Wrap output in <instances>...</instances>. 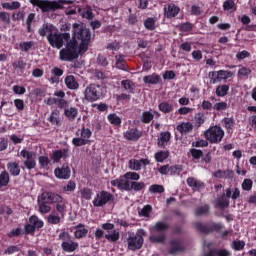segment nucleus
Returning a JSON list of instances; mask_svg holds the SVG:
<instances>
[{"label": "nucleus", "mask_w": 256, "mask_h": 256, "mask_svg": "<svg viewBox=\"0 0 256 256\" xmlns=\"http://www.w3.org/2000/svg\"><path fill=\"white\" fill-rule=\"evenodd\" d=\"M91 43V30L87 29L83 23L73 24V39L68 40L66 47L60 50L61 61H73L79 55L89 49Z\"/></svg>", "instance_id": "obj_1"}, {"label": "nucleus", "mask_w": 256, "mask_h": 256, "mask_svg": "<svg viewBox=\"0 0 256 256\" xmlns=\"http://www.w3.org/2000/svg\"><path fill=\"white\" fill-rule=\"evenodd\" d=\"M143 237H147V232L143 229H138L136 234L129 233L127 238L128 249L130 251H137L143 247L144 239Z\"/></svg>", "instance_id": "obj_2"}, {"label": "nucleus", "mask_w": 256, "mask_h": 256, "mask_svg": "<svg viewBox=\"0 0 256 256\" xmlns=\"http://www.w3.org/2000/svg\"><path fill=\"white\" fill-rule=\"evenodd\" d=\"M240 197L241 190H239V188H228L225 190V195L216 200V206L220 209H225L226 207H229V199L236 201V199H239Z\"/></svg>", "instance_id": "obj_3"}, {"label": "nucleus", "mask_w": 256, "mask_h": 256, "mask_svg": "<svg viewBox=\"0 0 256 256\" xmlns=\"http://www.w3.org/2000/svg\"><path fill=\"white\" fill-rule=\"evenodd\" d=\"M169 229V224L165 222H157L151 229L152 235L149 237L151 243H163L165 241V234L163 231Z\"/></svg>", "instance_id": "obj_4"}, {"label": "nucleus", "mask_w": 256, "mask_h": 256, "mask_svg": "<svg viewBox=\"0 0 256 256\" xmlns=\"http://www.w3.org/2000/svg\"><path fill=\"white\" fill-rule=\"evenodd\" d=\"M93 132L89 128H81L76 131L75 138L72 139V144L75 147H83V145H89L91 143V137Z\"/></svg>", "instance_id": "obj_5"}, {"label": "nucleus", "mask_w": 256, "mask_h": 256, "mask_svg": "<svg viewBox=\"0 0 256 256\" xmlns=\"http://www.w3.org/2000/svg\"><path fill=\"white\" fill-rule=\"evenodd\" d=\"M71 39V34L69 33H59V29L54 32L53 34H50L47 36V41L51 47H54L56 49H61L63 45Z\"/></svg>", "instance_id": "obj_6"}, {"label": "nucleus", "mask_w": 256, "mask_h": 256, "mask_svg": "<svg viewBox=\"0 0 256 256\" xmlns=\"http://www.w3.org/2000/svg\"><path fill=\"white\" fill-rule=\"evenodd\" d=\"M205 139L209 141L210 143H221L223 141V138L225 137V130L221 128L220 126H212L206 132L204 133Z\"/></svg>", "instance_id": "obj_7"}, {"label": "nucleus", "mask_w": 256, "mask_h": 256, "mask_svg": "<svg viewBox=\"0 0 256 256\" xmlns=\"http://www.w3.org/2000/svg\"><path fill=\"white\" fill-rule=\"evenodd\" d=\"M101 97H103V89L99 85L90 84L84 90V99H86V101H89V103L99 101Z\"/></svg>", "instance_id": "obj_8"}, {"label": "nucleus", "mask_w": 256, "mask_h": 256, "mask_svg": "<svg viewBox=\"0 0 256 256\" xmlns=\"http://www.w3.org/2000/svg\"><path fill=\"white\" fill-rule=\"evenodd\" d=\"M58 239L62 241L61 247L66 253H73L79 249V243L71 240V235L67 232L60 233Z\"/></svg>", "instance_id": "obj_9"}, {"label": "nucleus", "mask_w": 256, "mask_h": 256, "mask_svg": "<svg viewBox=\"0 0 256 256\" xmlns=\"http://www.w3.org/2000/svg\"><path fill=\"white\" fill-rule=\"evenodd\" d=\"M30 3H32L34 7H39L42 13H49V11H57V7H59V3H57V1L30 0Z\"/></svg>", "instance_id": "obj_10"}, {"label": "nucleus", "mask_w": 256, "mask_h": 256, "mask_svg": "<svg viewBox=\"0 0 256 256\" xmlns=\"http://www.w3.org/2000/svg\"><path fill=\"white\" fill-rule=\"evenodd\" d=\"M209 77L210 83H212V85H215L217 83H221V81H226V79L233 77V72L229 70L212 71L209 72Z\"/></svg>", "instance_id": "obj_11"}, {"label": "nucleus", "mask_w": 256, "mask_h": 256, "mask_svg": "<svg viewBox=\"0 0 256 256\" xmlns=\"http://www.w3.org/2000/svg\"><path fill=\"white\" fill-rule=\"evenodd\" d=\"M109 201H113V194L108 191H101L96 194L92 203L94 207H103L104 205H107Z\"/></svg>", "instance_id": "obj_12"}, {"label": "nucleus", "mask_w": 256, "mask_h": 256, "mask_svg": "<svg viewBox=\"0 0 256 256\" xmlns=\"http://www.w3.org/2000/svg\"><path fill=\"white\" fill-rule=\"evenodd\" d=\"M21 157L25 159L24 166L26 169L31 171V169H35L37 162L35 159H37V154L35 152H30L29 150H22L20 152Z\"/></svg>", "instance_id": "obj_13"}, {"label": "nucleus", "mask_w": 256, "mask_h": 256, "mask_svg": "<svg viewBox=\"0 0 256 256\" xmlns=\"http://www.w3.org/2000/svg\"><path fill=\"white\" fill-rule=\"evenodd\" d=\"M43 225H45L43 220H41V219H39V217L33 215L29 218V221L25 225L24 229H25L26 233H35V230L43 228Z\"/></svg>", "instance_id": "obj_14"}, {"label": "nucleus", "mask_w": 256, "mask_h": 256, "mask_svg": "<svg viewBox=\"0 0 256 256\" xmlns=\"http://www.w3.org/2000/svg\"><path fill=\"white\" fill-rule=\"evenodd\" d=\"M110 185H112V187H117L120 191H131V181L125 177V174L118 179L110 181Z\"/></svg>", "instance_id": "obj_15"}, {"label": "nucleus", "mask_w": 256, "mask_h": 256, "mask_svg": "<svg viewBox=\"0 0 256 256\" xmlns=\"http://www.w3.org/2000/svg\"><path fill=\"white\" fill-rule=\"evenodd\" d=\"M150 164H151V160L148 158H143L140 160L131 159L128 162V167L132 171H141V169H143V167H147V165H150Z\"/></svg>", "instance_id": "obj_16"}, {"label": "nucleus", "mask_w": 256, "mask_h": 256, "mask_svg": "<svg viewBox=\"0 0 256 256\" xmlns=\"http://www.w3.org/2000/svg\"><path fill=\"white\" fill-rule=\"evenodd\" d=\"M61 201V195L51 193V192H44L41 196L38 197V203H54Z\"/></svg>", "instance_id": "obj_17"}, {"label": "nucleus", "mask_w": 256, "mask_h": 256, "mask_svg": "<svg viewBox=\"0 0 256 256\" xmlns=\"http://www.w3.org/2000/svg\"><path fill=\"white\" fill-rule=\"evenodd\" d=\"M57 27H55L51 23H44L39 29L38 34L40 37H49L50 35H53L54 33H57Z\"/></svg>", "instance_id": "obj_18"}, {"label": "nucleus", "mask_w": 256, "mask_h": 256, "mask_svg": "<svg viewBox=\"0 0 256 256\" xmlns=\"http://www.w3.org/2000/svg\"><path fill=\"white\" fill-rule=\"evenodd\" d=\"M54 175L57 179H69L71 177V168H69V164H63L61 168H56L54 170Z\"/></svg>", "instance_id": "obj_19"}, {"label": "nucleus", "mask_w": 256, "mask_h": 256, "mask_svg": "<svg viewBox=\"0 0 256 256\" xmlns=\"http://www.w3.org/2000/svg\"><path fill=\"white\" fill-rule=\"evenodd\" d=\"M179 11H181L179 6L170 3L164 7V16L167 19H173V17H177V15H179Z\"/></svg>", "instance_id": "obj_20"}, {"label": "nucleus", "mask_w": 256, "mask_h": 256, "mask_svg": "<svg viewBox=\"0 0 256 256\" xmlns=\"http://www.w3.org/2000/svg\"><path fill=\"white\" fill-rule=\"evenodd\" d=\"M87 233H89V229H87L84 224H78L77 226H75V239H83L87 237Z\"/></svg>", "instance_id": "obj_21"}, {"label": "nucleus", "mask_w": 256, "mask_h": 256, "mask_svg": "<svg viewBox=\"0 0 256 256\" xmlns=\"http://www.w3.org/2000/svg\"><path fill=\"white\" fill-rule=\"evenodd\" d=\"M158 171L161 175H169V172L171 171V175H173V173H181V168L177 166L164 165L160 167Z\"/></svg>", "instance_id": "obj_22"}, {"label": "nucleus", "mask_w": 256, "mask_h": 256, "mask_svg": "<svg viewBox=\"0 0 256 256\" xmlns=\"http://www.w3.org/2000/svg\"><path fill=\"white\" fill-rule=\"evenodd\" d=\"M124 137L128 141H138L141 137V132H139L137 129H130L124 132Z\"/></svg>", "instance_id": "obj_23"}, {"label": "nucleus", "mask_w": 256, "mask_h": 256, "mask_svg": "<svg viewBox=\"0 0 256 256\" xmlns=\"http://www.w3.org/2000/svg\"><path fill=\"white\" fill-rule=\"evenodd\" d=\"M7 170L13 177H19L21 173V167H19V164L16 162H9L7 164Z\"/></svg>", "instance_id": "obj_24"}, {"label": "nucleus", "mask_w": 256, "mask_h": 256, "mask_svg": "<svg viewBox=\"0 0 256 256\" xmlns=\"http://www.w3.org/2000/svg\"><path fill=\"white\" fill-rule=\"evenodd\" d=\"M187 185H189V187H191L194 191H199L201 187H204L203 182L195 177H189L187 179Z\"/></svg>", "instance_id": "obj_25"}, {"label": "nucleus", "mask_w": 256, "mask_h": 256, "mask_svg": "<svg viewBox=\"0 0 256 256\" xmlns=\"http://www.w3.org/2000/svg\"><path fill=\"white\" fill-rule=\"evenodd\" d=\"M65 85L68 89H79V82H77V79H75V76L69 75L65 78Z\"/></svg>", "instance_id": "obj_26"}, {"label": "nucleus", "mask_w": 256, "mask_h": 256, "mask_svg": "<svg viewBox=\"0 0 256 256\" xmlns=\"http://www.w3.org/2000/svg\"><path fill=\"white\" fill-rule=\"evenodd\" d=\"M179 251H183V245L178 240H173L170 242V255H175V253H179Z\"/></svg>", "instance_id": "obj_27"}, {"label": "nucleus", "mask_w": 256, "mask_h": 256, "mask_svg": "<svg viewBox=\"0 0 256 256\" xmlns=\"http://www.w3.org/2000/svg\"><path fill=\"white\" fill-rule=\"evenodd\" d=\"M64 115L68 117L70 121H73L79 115V110L75 107H68L64 109Z\"/></svg>", "instance_id": "obj_28"}, {"label": "nucleus", "mask_w": 256, "mask_h": 256, "mask_svg": "<svg viewBox=\"0 0 256 256\" xmlns=\"http://www.w3.org/2000/svg\"><path fill=\"white\" fill-rule=\"evenodd\" d=\"M179 133H189V131H193V124L191 122H182L176 127Z\"/></svg>", "instance_id": "obj_29"}, {"label": "nucleus", "mask_w": 256, "mask_h": 256, "mask_svg": "<svg viewBox=\"0 0 256 256\" xmlns=\"http://www.w3.org/2000/svg\"><path fill=\"white\" fill-rule=\"evenodd\" d=\"M171 140V133L169 132H162L160 137L158 138V145L159 147H165L167 143Z\"/></svg>", "instance_id": "obj_30"}, {"label": "nucleus", "mask_w": 256, "mask_h": 256, "mask_svg": "<svg viewBox=\"0 0 256 256\" xmlns=\"http://www.w3.org/2000/svg\"><path fill=\"white\" fill-rule=\"evenodd\" d=\"M223 9L228 13H235V11H237V4H235V1L233 0H226L223 3Z\"/></svg>", "instance_id": "obj_31"}, {"label": "nucleus", "mask_w": 256, "mask_h": 256, "mask_svg": "<svg viewBox=\"0 0 256 256\" xmlns=\"http://www.w3.org/2000/svg\"><path fill=\"white\" fill-rule=\"evenodd\" d=\"M160 80L161 76L157 74H151L143 77L144 83H149L151 85H157V83H159Z\"/></svg>", "instance_id": "obj_32"}, {"label": "nucleus", "mask_w": 256, "mask_h": 256, "mask_svg": "<svg viewBox=\"0 0 256 256\" xmlns=\"http://www.w3.org/2000/svg\"><path fill=\"white\" fill-rule=\"evenodd\" d=\"M222 125L225 129H227L228 133H231L235 127V119L226 117L222 120Z\"/></svg>", "instance_id": "obj_33"}, {"label": "nucleus", "mask_w": 256, "mask_h": 256, "mask_svg": "<svg viewBox=\"0 0 256 256\" xmlns=\"http://www.w3.org/2000/svg\"><path fill=\"white\" fill-rule=\"evenodd\" d=\"M53 203H56V210L63 217V215H65L67 211V203L63 201V197L60 196V200L58 202H53Z\"/></svg>", "instance_id": "obj_34"}, {"label": "nucleus", "mask_w": 256, "mask_h": 256, "mask_svg": "<svg viewBox=\"0 0 256 256\" xmlns=\"http://www.w3.org/2000/svg\"><path fill=\"white\" fill-rule=\"evenodd\" d=\"M158 109L159 111H161V113H172L173 111V104L170 103V102H161L159 105H158Z\"/></svg>", "instance_id": "obj_35"}, {"label": "nucleus", "mask_w": 256, "mask_h": 256, "mask_svg": "<svg viewBox=\"0 0 256 256\" xmlns=\"http://www.w3.org/2000/svg\"><path fill=\"white\" fill-rule=\"evenodd\" d=\"M20 7L21 3H19V1L2 3V8L6 9L7 11H15V9H19Z\"/></svg>", "instance_id": "obj_36"}, {"label": "nucleus", "mask_w": 256, "mask_h": 256, "mask_svg": "<svg viewBox=\"0 0 256 256\" xmlns=\"http://www.w3.org/2000/svg\"><path fill=\"white\" fill-rule=\"evenodd\" d=\"M47 221L50 225H59L61 223V216L57 212H52L48 215Z\"/></svg>", "instance_id": "obj_37"}, {"label": "nucleus", "mask_w": 256, "mask_h": 256, "mask_svg": "<svg viewBox=\"0 0 256 256\" xmlns=\"http://www.w3.org/2000/svg\"><path fill=\"white\" fill-rule=\"evenodd\" d=\"M105 239H107V241H110L111 243H115L119 241V231L117 230L108 231V233L105 235Z\"/></svg>", "instance_id": "obj_38"}, {"label": "nucleus", "mask_w": 256, "mask_h": 256, "mask_svg": "<svg viewBox=\"0 0 256 256\" xmlns=\"http://www.w3.org/2000/svg\"><path fill=\"white\" fill-rule=\"evenodd\" d=\"M107 119L111 125H114L115 127H119L121 125V117H119L117 114L112 113L107 116Z\"/></svg>", "instance_id": "obj_39"}, {"label": "nucleus", "mask_w": 256, "mask_h": 256, "mask_svg": "<svg viewBox=\"0 0 256 256\" xmlns=\"http://www.w3.org/2000/svg\"><path fill=\"white\" fill-rule=\"evenodd\" d=\"M121 85L125 91H128V93H133V91H135V83L131 80H122Z\"/></svg>", "instance_id": "obj_40"}, {"label": "nucleus", "mask_w": 256, "mask_h": 256, "mask_svg": "<svg viewBox=\"0 0 256 256\" xmlns=\"http://www.w3.org/2000/svg\"><path fill=\"white\" fill-rule=\"evenodd\" d=\"M229 93V85H221L216 88V95L217 97H225Z\"/></svg>", "instance_id": "obj_41"}, {"label": "nucleus", "mask_w": 256, "mask_h": 256, "mask_svg": "<svg viewBox=\"0 0 256 256\" xmlns=\"http://www.w3.org/2000/svg\"><path fill=\"white\" fill-rule=\"evenodd\" d=\"M154 157L158 163H163L169 157V151H159L155 153Z\"/></svg>", "instance_id": "obj_42"}, {"label": "nucleus", "mask_w": 256, "mask_h": 256, "mask_svg": "<svg viewBox=\"0 0 256 256\" xmlns=\"http://www.w3.org/2000/svg\"><path fill=\"white\" fill-rule=\"evenodd\" d=\"M9 185V173L3 171L0 173V189Z\"/></svg>", "instance_id": "obj_43"}, {"label": "nucleus", "mask_w": 256, "mask_h": 256, "mask_svg": "<svg viewBox=\"0 0 256 256\" xmlns=\"http://www.w3.org/2000/svg\"><path fill=\"white\" fill-rule=\"evenodd\" d=\"M155 115L150 111H145L142 113L141 121L142 123H151L154 119Z\"/></svg>", "instance_id": "obj_44"}, {"label": "nucleus", "mask_w": 256, "mask_h": 256, "mask_svg": "<svg viewBox=\"0 0 256 256\" xmlns=\"http://www.w3.org/2000/svg\"><path fill=\"white\" fill-rule=\"evenodd\" d=\"M231 171L230 170H218L215 172L214 176L218 179H228V177H231Z\"/></svg>", "instance_id": "obj_45"}, {"label": "nucleus", "mask_w": 256, "mask_h": 256, "mask_svg": "<svg viewBox=\"0 0 256 256\" xmlns=\"http://www.w3.org/2000/svg\"><path fill=\"white\" fill-rule=\"evenodd\" d=\"M48 121L50 123H52L53 125H59V111L58 110H54L49 118H48Z\"/></svg>", "instance_id": "obj_46"}, {"label": "nucleus", "mask_w": 256, "mask_h": 256, "mask_svg": "<svg viewBox=\"0 0 256 256\" xmlns=\"http://www.w3.org/2000/svg\"><path fill=\"white\" fill-rule=\"evenodd\" d=\"M116 67H117V69H121L122 71H125V56L124 55L116 56Z\"/></svg>", "instance_id": "obj_47"}, {"label": "nucleus", "mask_w": 256, "mask_h": 256, "mask_svg": "<svg viewBox=\"0 0 256 256\" xmlns=\"http://www.w3.org/2000/svg\"><path fill=\"white\" fill-rule=\"evenodd\" d=\"M33 45H35V42L33 41L21 42L19 44V48L21 49V51L27 52V51H31V49L33 48Z\"/></svg>", "instance_id": "obj_48"}, {"label": "nucleus", "mask_w": 256, "mask_h": 256, "mask_svg": "<svg viewBox=\"0 0 256 256\" xmlns=\"http://www.w3.org/2000/svg\"><path fill=\"white\" fill-rule=\"evenodd\" d=\"M124 175L128 181L137 182L139 179H141V176L137 172H126Z\"/></svg>", "instance_id": "obj_49"}, {"label": "nucleus", "mask_w": 256, "mask_h": 256, "mask_svg": "<svg viewBox=\"0 0 256 256\" xmlns=\"http://www.w3.org/2000/svg\"><path fill=\"white\" fill-rule=\"evenodd\" d=\"M80 195H81L82 199L89 201V199H91V197L93 195V191H91L90 188H84V189L80 190Z\"/></svg>", "instance_id": "obj_50"}, {"label": "nucleus", "mask_w": 256, "mask_h": 256, "mask_svg": "<svg viewBox=\"0 0 256 256\" xmlns=\"http://www.w3.org/2000/svg\"><path fill=\"white\" fill-rule=\"evenodd\" d=\"M232 249H234V251H241L245 249V241H241V240L233 241Z\"/></svg>", "instance_id": "obj_51"}, {"label": "nucleus", "mask_w": 256, "mask_h": 256, "mask_svg": "<svg viewBox=\"0 0 256 256\" xmlns=\"http://www.w3.org/2000/svg\"><path fill=\"white\" fill-rule=\"evenodd\" d=\"M194 123L196 127H201V125L205 123V115L201 113L196 114L194 117Z\"/></svg>", "instance_id": "obj_52"}, {"label": "nucleus", "mask_w": 256, "mask_h": 256, "mask_svg": "<svg viewBox=\"0 0 256 256\" xmlns=\"http://www.w3.org/2000/svg\"><path fill=\"white\" fill-rule=\"evenodd\" d=\"M144 27L148 29V31H154L155 29V19L153 18H147L144 21Z\"/></svg>", "instance_id": "obj_53"}, {"label": "nucleus", "mask_w": 256, "mask_h": 256, "mask_svg": "<svg viewBox=\"0 0 256 256\" xmlns=\"http://www.w3.org/2000/svg\"><path fill=\"white\" fill-rule=\"evenodd\" d=\"M149 191L150 193H164L165 188L163 187V185L154 184L149 187Z\"/></svg>", "instance_id": "obj_54"}, {"label": "nucleus", "mask_w": 256, "mask_h": 256, "mask_svg": "<svg viewBox=\"0 0 256 256\" xmlns=\"http://www.w3.org/2000/svg\"><path fill=\"white\" fill-rule=\"evenodd\" d=\"M214 111H226L229 109V104L227 102H218L213 106Z\"/></svg>", "instance_id": "obj_55"}, {"label": "nucleus", "mask_w": 256, "mask_h": 256, "mask_svg": "<svg viewBox=\"0 0 256 256\" xmlns=\"http://www.w3.org/2000/svg\"><path fill=\"white\" fill-rule=\"evenodd\" d=\"M133 189L134 191H141L145 189V183L143 182H131L130 183V190Z\"/></svg>", "instance_id": "obj_56"}, {"label": "nucleus", "mask_w": 256, "mask_h": 256, "mask_svg": "<svg viewBox=\"0 0 256 256\" xmlns=\"http://www.w3.org/2000/svg\"><path fill=\"white\" fill-rule=\"evenodd\" d=\"M242 189L243 191H251V189H253V180L244 179L242 182Z\"/></svg>", "instance_id": "obj_57"}, {"label": "nucleus", "mask_w": 256, "mask_h": 256, "mask_svg": "<svg viewBox=\"0 0 256 256\" xmlns=\"http://www.w3.org/2000/svg\"><path fill=\"white\" fill-rule=\"evenodd\" d=\"M12 91H13V93H15V95H25V93H27V89H25V87L19 86V85H14L12 87Z\"/></svg>", "instance_id": "obj_58"}, {"label": "nucleus", "mask_w": 256, "mask_h": 256, "mask_svg": "<svg viewBox=\"0 0 256 256\" xmlns=\"http://www.w3.org/2000/svg\"><path fill=\"white\" fill-rule=\"evenodd\" d=\"M77 187L74 181H69L65 186H63V191L73 193Z\"/></svg>", "instance_id": "obj_59"}, {"label": "nucleus", "mask_w": 256, "mask_h": 256, "mask_svg": "<svg viewBox=\"0 0 256 256\" xmlns=\"http://www.w3.org/2000/svg\"><path fill=\"white\" fill-rule=\"evenodd\" d=\"M18 251H20L19 246L13 245L4 250V255H13V253H18Z\"/></svg>", "instance_id": "obj_60"}, {"label": "nucleus", "mask_w": 256, "mask_h": 256, "mask_svg": "<svg viewBox=\"0 0 256 256\" xmlns=\"http://www.w3.org/2000/svg\"><path fill=\"white\" fill-rule=\"evenodd\" d=\"M38 206H39L40 213H49L51 211V206L43 202H38Z\"/></svg>", "instance_id": "obj_61"}, {"label": "nucleus", "mask_w": 256, "mask_h": 256, "mask_svg": "<svg viewBox=\"0 0 256 256\" xmlns=\"http://www.w3.org/2000/svg\"><path fill=\"white\" fill-rule=\"evenodd\" d=\"M138 213L141 217H149V214L151 213V206H144L143 209L139 210Z\"/></svg>", "instance_id": "obj_62"}, {"label": "nucleus", "mask_w": 256, "mask_h": 256, "mask_svg": "<svg viewBox=\"0 0 256 256\" xmlns=\"http://www.w3.org/2000/svg\"><path fill=\"white\" fill-rule=\"evenodd\" d=\"M0 20L6 23V25H9V23H11V16L7 12H0Z\"/></svg>", "instance_id": "obj_63"}, {"label": "nucleus", "mask_w": 256, "mask_h": 256, "mask_svg": "<svg viewBox=\"0 0 256 256\" xmlns=\"http://www.w3.org/2000/svg\"><path fill=\"white\" fill-rule=\"evenodd\" d=\"M14 105L18 111H23V109H25V102L21 99H15Z\"/></svg>", "instance_id": "obj_64"}]
</instances>
